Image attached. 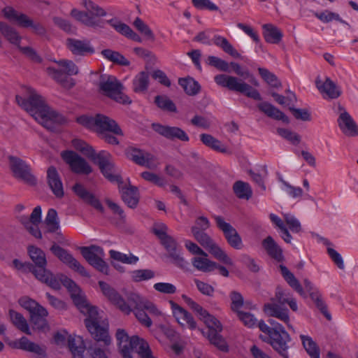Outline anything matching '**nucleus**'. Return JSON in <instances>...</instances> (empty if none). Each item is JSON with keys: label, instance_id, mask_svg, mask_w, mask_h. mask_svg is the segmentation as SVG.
<instances>
[{"label": "nucleus", "instance_id": "obj_33", "mask_svg": "<svg viewBox=\"0 0 358 358\" xmlns=\"http://www.w3.org/2000/svg\"><path fill=\"white\" fill-rule=\"evenodd\" d=\"M8 315L10 322L17 329L27 335L31 334L27 320L21 313L10 309Z\"/></svg>", "mask_w": 358, "mask_h": 358}, {"label": "nucleus", "instance_id": "obj_6", "mask_svg": "<svg viewBox=\"0 0 358 358\" xmlns=\"http://www.w3.org/2000/svg\"><path fill=\"white\" fill-rule=\"evenodd\" d=\"M192 236L200 245L215 259L226 265L233 266L232 259L206 231H196L195 233L192 234Z\"/></svg>", "mask_w": 358, "mask_h": 358}, {"label": "nucleus", "instance_id": "obj_8", "mask_svg": "<svg viewBox=\"0 0 358 358\" xmlns=\"http://www.w3.org/2000/svg\"><path fill=\"white\" fill-rule=\"evenodd\" d=\"M80 250L83 257L91 266L103 274L108 275L109 268L103 259L105 254L102 248L92 245L81 247Z\"/></svg>", "mask_w": 358, "mask_h": 358}, {"label": "nucleus", "instance_id": "obj_21", "mask_svg": "<svg viewBox=\"0 0 358 358\" xmlns=\"http://www.w3.org/2000/svg\"><path fill=\"white\" fill-rule=\"evenodd\" d=\"M74 193L86 203L92 206L96 210L103 213L104 208L100 201L94 194L89 192L83 185L76 183L73 187Z\"/></svg>", "mask_w": 358, "mask_h": 358}, {"label": "nucleus", "instance_id": "obj_24", "mask_svg": "<svg viewBox=\"0 0 358 358\" xmlns=\"http://www.w3.org/2000/svg\"><path fill=\"white\" fill-rule=\"evenodd\" d=\"M48 312L43 306L39 305L30 313V321L38 330L44 331L49 329L46 317Z\"/></svg>", "mask_w": 358, "mask_h": 358}, {"label": "nucleus", "instance_id": "obj_52", "mask_svg": "<svg viewBox=\"0 0 358 358\" xmlns=\"http://www.w3.org/2000/svg\"><path fill=\"white\" fill-rule=\"evenodd\" d=\"M310 298L321 313L327 318V320L330 321L331 320V315L328 311L327 305L323 300L321 294L319 292H311Z\"/></svg>", "mask_w": 358, "mask_h": 358}, {"label": "nucleus", "instance_id": "obj_43", "mask_svg": "<svg viewBox=\"0 0 358 358\" xmlns=\"http://www.w3.org/2000/svg\"><path fill=\"white\" fill-rule=\"evenodd\" d=\"M131 343L134 348H137L138 355L141 358H155L152 356L148 343L137 336H133Z\"/></svg>", "mask_w": 358, "mask_h": 358}, {"label": "nucleus", "instance_id": "obj_49", "mask_svg": "<svg viewBox=\"0 0 358 358\" xmlns=\"http://www.w3.org/2000/svg\"><path fill=\"white\" fill-rule=\"evenodd\" d=\"M235 194L239 199H249L252 196V189L247 182L238 180L233 186Z\"/></svg>", "mask_w": 358, "mask_h": 358}, {"label": "nucleus", "instance_id": "obj_12", "mask_svg": "<svg viewBox=\"0 0 358 358\" xmlns=\"http://www.w3.org/2000/svg\"><path fill=\"white\" fill-rule=\"evenodd\" d=\"M291 341L292 338L289 334L285 330H281L280 331H273V334L268 335V343L282 357L289 358L290 348L289 343Z\"/></svg>", "mask_w": 358, "mask_h": 358}, {"label": "nucleus", "instance_id": "obj_25", "mask_svg": "<svg viewBox=\"0 0 358 358\" xmlns=\"http://www.w3.org/2000/svg\"><path fill=\"white\" fill-rule=\"evenodd\" d=\"M45 115L38 120L41 124L50 131L55 129V124H62L66 122L65 117L60 113L52 110L50 107L47 109Z\"/></svg>", "mask_w": 358, "mask_h": 358}, {"label": "nucleus", "instance_id": "obj_2", "mask_svg": "<svg viewBox=\"0 0 358 358\" xmlns=\"http://www.w3.org/2000/svg\"><path fill=\"white\" fill-rule=\"evenodd\" d=\"M189 307L199 314L206 324L208 330L202 331V334L207 337L210 344L222 352H228L229 346L225 339L220 335V332L222 331L220 322L196 302H194V305Z\"/></svg>", "mask_w": 358, "mask_h": 358}, {"label": "nucleus", "instance_id": "obj_61", "mask_svg": "<svg viewBox=\"0 0 358 358\" xmlns=\"http://www.w3.org/2000/svg\"><path fill=\"white\" fill-rule=\"evenodd\" d=\"M236 313L239 320L245 326L249 328L256 327L257 325L258 326L257 320L252 314L241 310L238 311Z\"/></svg>", "mask_w": 358, "mask_h": 358}, {"label": "nucleus", "instance_id": "obj_30", "mask_svg": "<svg viewBox=\"0 0 358 358\" xmlns=\"http://www.w3.org/2000/svg\"><path fill=\"white\" fill-rule=\"evenodd\" d=\"M262 245L271 257L278 262L283 260L282 250L271 236H267L264 239Z\"/></svg>", "mask_w": 358, "mask_h": 358}, {"label": "nucleus", "instance_id": "obj_1", "mask_svg": "<svg viewBox=\"0 0 358 358\" xmlns=\"http://www.w3.org/2000/svg\"><path fill=\"white\" fill-rule=\"evenodd\" d=\"M58 280L71 293L73 301L80 311L87 315L85 324L92 336L96 341L103 342L106 346L109 345L111 338L108 334V324L103 320L96 307L89 304L80 295V289L73 280L62 275Z\"/></svg>", "mask_w": 358, "mask_h": 358}, {"label": "nucleus", "instance_id": "obj_64", "mask_svg": "<svg viewBox=\"0 0 358 358\" xmlns=\"http://www.w3.org/2000/svg\"><path fill=\"white\" fill-rule=\"evenodd\" d=\"M210 227L209 220L205 216H199L195 220V224L191 227L192 234L196 231H205Z\"/></svg>", "mask_w": 358, "mask_h": 358}, {"label": "nucleus", "instance_id": "obj_22", "mask_svg": "<svg viewBox=\"0 0 358 358\" xmlns=\"http://www.w3.org/2000/svg\"><path fill=\"white\" fill-rule=\"evenodd\" d=\"M264 310L267 315L279 319L286 323L289 329L294 330L292 326L289 324V316L287 308H282L275 303H269L264 305Z\"/></svg>", "mask_w": 358, "mask_h": 358}, {"label": "nucleus", "instance_id": "obj_36", "mask_svg": "<svg viewBox=\"0 0 358 358\" xmlns=\"http://www.w3.org/2000/svg\"><path fill=\"white\" fill-rule=\"evenodd\" d=\"M152 128L155 132L168 139L179 138V127L152 123Z\"/></svg>", "mask_w": 358, "mask_h": 358}, {"label": "nucleus", "instance_id": "obj_32", "mask_svg": "<svg viewBox=\"0 0 358 358\" xmlns=\"http://www.w3.org/2000/svg\"><path fill=\"white\" fill-rule=\"evenodd\" d=\"M121 194L122 200L129 208L136 207L139 201L138 191L136 187L130 185L129 187H122Z\"/></svg>", "mask_w": 358, "mask_h": 358}, {"label": "nucleus", "instance_id": "obj_4", "mask_svg": "<svg viewBox=\"0 0 358 358\" xmlns=\"http://www.w3.org/2000/svg\"><path fill=\"white\" fill-rule=\"evenodd\" d=\"M214 80L218 85L227 87L231 91L243 94L257 101L262 100L259 92L240 78L226 74H219L215 76Z\"/></svg>", "mask_w": 358, "mask_h": 358}, {"label": "nucleus", "instance_id": "obj_31", "mask_svg": "<svg viewBox=\"0 0 358 358\" xmlns=\"http://www.w3.org/2000/svg\"><path fill=\"white\" fill-rule=\"evenodd\" d=\"M263 35L266 42L273 44L279 43L282 38V33L280 29L272 24H265L262 26Z\"/></svg>", "mask_w": 358, "mask_h": 358}, {"label": "nucleus", "instance_id": "obj_62", "mask_svg": "<svg viewBox=\"0 0 358 358\" xmlns=\"http://www.w3.org/2000/svg\"><path fill=\"white\" fill-rule=\"evenodd\" d=\"M111 27H113L117 32L120 33L123 36L128 37L131 31V28L127 24L118 21L116 19H111L107 21Z\"/></svg>", "mask_w": 358, "mask_h": 358}, {"label": "nucleus", "instance_id": "obj_46", "mask_svg": "<svg viewBox=\"0 0 358 358\" xmlns=\"http://www.w3.org/2000/svg\"><path fill=\"white\" fill-rule=\"evenodd\" d=\"M155 103L162 110L166 112H176V105L166 95H157L155 97Z\"/></svg>", "mask_w": 358, "mask_h": 358}, {"label": "nucleus", "instance_id": "obj_35", "mask_svg": "<svg viewBox=\"0 0 358 358\" xmlns=\"http://www.w3.org/2000/svg\"><path fill=\"white\" fill-rule=\"evenodd\" d=\"M213 43L220 48L225 53L229 55L234 58H241V55L225 38L220 35L214 36L213 38Z\"/></svg>", "mask_w": 358, "mask_h": 358}, {"label": "nucleus", "instance_id": "obj_15", "mask_svg": "<svg viewBox=\"0 0 358 358\" xmlns=\"http://www.w3.org/2000/svg\"><path fill=\"white\" fill-rule=\"evenodd\" d=\"M9 345L14 349H20L33 353L34 358H47L46 347L30 341L25 336L10 342Z\"/></svg>", "mask_w": 358, "mask_h": 358}, {"label": "nucleus", "instance_id": "obj_50", "mask_svg": "<svg viewBox=\"0 0 358 358\" xmlns=\"http://www.w3.org/2000/svg\"><path fill=\"white\" fill-rule=\"evenodd\" d=\"M132 281L140 282L150 280L155 277V272L151 269H136L130 272Z\"/></svg>", "mask_w": 358, "mask_h": 358}, {"label": "nucleus", "instance_id": "obj_51", "mask_svg": "<svg viewBox=\"0 0 358 358\" xmlns=\"http://www.w3.org/2000/svg\"><path fill=\"white\" fill-rule=\"evenodd\" d=\"M22 27L28 28L31 27L33 31L41 36L46 34V29L44 26L39 22H34L28 16H21Z\"/></svg>", "mask_w": 358, "mask_h": 358}, {"label": "nucleus", "instance_id": "obj_54", "mask_svg": "<svg viewBox=\"0 0 358 358\" xmlns=\"http://www.w3.org/2000/svg\"><path fill=\"white\" fill-rule=\"evenodd\" d=\"M73 145L77 150L81 152L92 161L97 154L92 146L83 141L75 139L73 141Z\"/></svg>", "mask_w": 358, "mask_h": 358}, {"label": "nucleus", "instance_id": "obj_28", "mask_svg": "<svg viewBox=\"0 0 358 358\" xmlns=\"http://www.w3.org/2000/svg\"><path fill=\"white\" fill-rule=\"evenodd\" d=\"M23 266L22 271L32 273L37 280L45 283L55 290L60 289V283L58 280H53V281H51L50 279L48 280V278H45L44 275H42L43 273H41V272L38 271V269L34 264L30 262H24Z\"/></svg>", "mask_w": 358, "mask_h": 358}, {"label": "nucleus", "instance_id": "obj_41", "mask_svg": "<svg viewBox=\"0 0 358 358\" xmlns=\"http://www.w3.org/2000/svg\"><path fill=\"white\" fill-rule=\"evenodd\" d=\"M47 71L52 78L57 83H60L62 86L71 88L75 85V83L73 79H69L67 74L64 73L62 71L56 69L53 67H48Z\"/></svg>", "mask_w": 358, "mask_h": 358}, {"label": "nucleus", "instance_id": "obj_7", "mask_svg": "<svg viewBox=\"0 0 358 358\" xmlns=\"http://www.w3.org/2000/svg\"><path fill=\"white\" fill-rule=\"evenodd\" d=\"M99 165L101 172L110 182L122 183V178L119 174L113 160L111 155L105 150H101L92 159Z\"/></svg>", "mask_w": 358, "mask_h": 358}, {"label": "nucleus", "instance_id": "obj_53", "mask_svg": "<svg viewBox=\"0 0 358 358\" xmlns=\"http://www.w3.org/2000/svg\"><path fill=\"white\" fill-rule=\"evenodd\" d=\"M258 71L264 81L271 87L278 89L282 87V83L278 80L277 76L273 73L270 72L268 69L264 68H259Z\"/></svg>", "mask_w": 358, "mask_h": 358}, {"label": "nucleus", "instance_id": "obj_55", "mask_svg": "<svg viewBox=\"0 0 358 358\" xmlns=\"http://www.w3.org/2000/svg\"><path fill=\"white\" fill-rule=\"evenodd\" d=\"M268 322L271 327L266 324L263 320L258 322L259 329L268 336L273 334V331L276 332L285 330L284 327L273 319H268Z\"/></svg>", "mask_w": 358, "mask_h": 358}, {"label": "nucleus", "instance_id": "obj_3", "mask_svg": "<svg viewBox=\"0 0 358 358\" xmlns=\"http://www.w3.org/2000/svg\"><path fill=\"white\" fill-rule=\"evenodd\" d=\"M29 97L22 98L20 95L15 96L17 103L24 110L30 113L35 120H38L45 116L48 106L42 96L38 94L33 88H28Z\"/></svg>", "mask_w": 358, "mask_h": 358}, {"label": "nucleus", "instance_id": "obj_56", "mask_svg": "<svg viewBox=\"0 0 358 358\" xmlns=\"http://www.w3.org/2000/svg\"><path fill=\"white\" fill-rule=\"evenodd\" d=\"M133 24L134 27L143 34L147 40L155 41V37L153 31L140 17H136Z\"/></svg>", "mask_w": 358, "mask_h": 358}, {"label": "nucleus", "instance_id": "obj_40", "mask_svg": "<svg viewBox=\"0 0 358 358\" xmlns=\"http://www.w3.org/2000/svg\"><path fill=\"white\" fill-rule=\"evenodd\" d=\"M45 232L57 231L60 229L59 219L55 209L50 208L44 220Z\"/></svg>", "mask_w": 358, "mask_h": 358}, {"label": "nucleus", "instance_id": "obj_58", "mask_svg": "<svg viewBox=\"0 0 358 358\" xmlns=\"http://www.w3.org/2000/svg\"><path fill=\"white\" fill-rule=\"evenodd\" d=\"M162 245L165 248L166 251L169 253V255L177 262L178 259V255L177 252V243L170 236L160 241Z\"/></svg>", "mask_w": 358, "mask_h": 358}, {"label": "nucleus", "instance_id": "obj_63", "mask_svg": "<svg viewBox=\"0 0 358 358\" xmlns=\"http://www.w3.org/2000/svg\"><path fill=\"white\" fill-rule=\"evenodd\" d=\"M57 63L65 70V73L69 76L77 75L79 73L78 67L71 60L61 59Z\"/></svg>", "mask_w": 358, "mask_h": 358}, {"label": "nucleus", "instance_id": "obj_57", "mask_svg": "<svg viewBox=\"0 0 358 358\" xmlns=\"http://www.w3.org/2000/svg\"><path fill=\"white\" fill-rule=\"evenodd\" d=\"M146 301L136 293H129L127 296V302H126L127 305L129 307V312L126 313L129 314L134 309L143 308Z\"/></svg>", "mask_w": 358, "mask_h": 358}, {"label": "nucleus", "instance_id": "obj_13", "mask_svg": "<svg viewBox=\"0 0 358 358\" xmlns=\"http://www.w3.org/2000/svg\"><path fill=\"white\" fill-rule=\"evenodd\" d=\"M62 157L75 173L88 175L92 171V167L87 161L73 151H63Z\"/></svg>", "mask_w": 358, "mask_h": 358}, {"label": "nucleus", "instance_id": "obj_17", "mask_svg": "<svg viewBox=\"0 0 358 358\" xmlns=\"http://www.w3.org/2000/svg\"><path fill=\"white\" fill-rule=\"evenodd\" d=\"M96 129L99 134L110 132L117 136H124V133L113 119L102 115L96 114Z\"/></svg>", "mask_w": 358, "mask_h": 358}, {"label": "nucleus", "instance_id": "obj_26", "mask_svg": "<svg viewBox=\"0 0 358 358\" xmlns=\"http://www.w3.org/2000/svg\"><path fill=\"white\" fill-rule=\"evenodd\" d=\"M338 124L344 134L348 136L358 135V127L349 113H343L338 118Z\"/></svg>", "mask_w": 358, "mask_h": 358}, {"label": "nucleus", "instance_id": "obj_29", "mask_svg": "<svg viewBox=\"0 0 358 358\" xmlns=\"http://www.w3.org/2000/svg\"><path fill=\"white\" fill-rule=\"evenodd\" d=\"M71 15L77 20L84 24L92 27H103V22L101 20L96 19L87 12L80 11L76 8L71 10Z\"/></svg>", "mask_w": 358, "mask_h": 358}, {"label": "nucleus", "instance_id": "obj_19", "mask_svg": "<svg viewBox=\"0 0 358 358\" xmlns=\"http://www.w3.org/2000/svg\"><path fill=\"white\" fill-rule=\"evenodd\" d=\"M99 285L103 295L117 305L122 311L129 312V307L127 305L126 301L114 288L103 281H99Z\"/></svg>", "mask_w": 358, "mask_h": 358}, {"label": "nucleus", "instance_id": "obj_47", "mask_svg": "<svg viewBox=\"0 0 358 358\" xmlns=\"http://www.w3.org/2000/svg\"><path fill=\"white\" fill-rule=\"evenodd\" d=\"M111 259L127 264H136L138 262V257L132 253L124 254L120 252L110 250L109 251Z\"/></svg>", "mask_w": 358, "mask_h": 358}, {"label": "nucleus", "instance_id": "obj_48", "mask_svg": "<svg viewBox=\"0 0 358 358\" xmlns=\"http://www.w3.org/2000/svg\"><path fill=\"white\" fill-rule=\"evenodd\" d=\"M202 143L210 148L222 152H227V148L221 143V142L213 136L207 134H202L200 136Z\"/></svg>", "mask_w": 358, "mask_h": 358}, {"label": "nucleus", "instance_id": "obj_9", "mask_svg": "<svg viewBox=\"0 0 358 358\" xmlns=\"http://www.w3.org/2000/svg\"><path fill=\"white\" fill-rule=\"evenodd\" d=\"M51 252L57 257L62 263L68 266L71 269L78 272L82 276L90 278V273L85 267L77 261L73 255L66 249L60 247L59 245L52 244L50 248Z\"/></svg>", "mask_w": 358, "mask_h": 358}, {"label": "nucleus", "instance_id": "obj_44", "mask_svg": "<svg viewBox=\"0 0 358 358\" xmlns=\"http://www.w3.org/2000/svg\"><path fill=\"white\" fill-rule=\"evenodd\" d=\"M0 31L1 34L11 43L17 45H19L21 37L14 28L6 23L0 22Z\"/></svg>", "mask_w": 358, "mask_h": 358}, {"label": "nucleus", "instance_id": "obj_18", "mask_svg": "<svg viewBox=\"0 0 358 358\" xmlns=\"http://www.w3.org/2000/svg\"><path fill=\"white\" fill-rule=\"evenodd\" d=\"M315 85L317 90L324 97L336 99L342 94L341 88L329 77H326L324 81L317 78Z\"/></svg>", "mask_w": 358, "mask_h": 358}, {"label": "nucleus", "instance_id": "obj_42", "mask_svg": "<svg viewBox=\"0 0 358 358\" xmlns=\"http://www.w3.org/2000/svg\"><path fill=\"white\" fill-rule=\"evenodd\" d=\"M180 86L189 96H196L201 91V85L192 77L180 78Z\"/></svg>", "mask_w": 358, "mask_h": 358}, {"label": "nucleus", "instance_id": "obj_59", "mask_svg": "<svg viewBox=\"0 0 358 358\" xmlns=\"http://www.w3.org/2000/svg\"><path fill=\"white\" fill-rule=\"evenodd\" d=\"M84 6L87 10V13L90 16L96 17H103L106 15V12L97 4L90 0H85Z\"/></svg>", "mask_w": 358, "mask_h": 358}, {"label": "nucleus", "instance_id": "obj_10", "mask_svg": "<svg viewBox=\"0 0 358 358\" xmlns=\"http://www.w3.org/2000/svg\"><path fill=\"white\" fill-rule=\"evenodd\" d=\"M217 228L222 231L227 243L233 248L241 250L243 248L241 237L236 229L219 215L213 216Z\"/></svg>", "mask_w": 358, "mask_h": 358}, {"label": "nucleus", "instance_id": "obj_23", "mask_svg": "<svg viewBox=\"0 0 358 358\" xmlns=\"http://www.w3.org/2000/svg\"><path fill=\"white\" fill-rule=\"evenodd\" d=\"M48 183L52 193L57 198L64 196V189L59 173L54 166H50L47 171Z\"/></svg>", "mask_w": 358, "mask_h": 358}, {"label": "nucleus", "instance_id": "obj_39", "mask_svg": "<svg viewBox=\"0 0 358 358\" xmlns=\"http://www.w3.org/2000/svg\"><path fill=\"white\" fill-rule=\"evenodd\" d=\"M133 90L136 93H143L147 91L149 86V74L141 71L133 80Z\"/></svg>", "mask_w": 358, "mask_h": 358}, {"label": "nucleus", "instance_id": "obj_5", "mask_svg": "<svg viewBox=\"0 0 358 358\" xmlns=\"http://www.w3.org/2000/svg\"><path fill=\"white\" fill-rule=\"evenodd\" d=\"M103 94L122 104L131 103V99L122 92V83L113 76H101L99 83Z\"/></svg>", "mask_w": 358, "mask_h": 358}, {"label": "nucleus", "instance_id": "obj_60", "mask_svg": "<svg viewBox=\"0 0 358 358\" xmlns=\"http://www.w3.org/2000/svg\"><path fill=\"white\" fill-rule=\"evenodd\" d=\"M277 132L294 145H298L301 141V136L298 134L287 129L279 128L277 129Z\"/></svg>", "mask_w": 358, "mask_h": 358}, {"label": "nucleus", "instance_id": "obj_45", "mask_svg": "<svg viewBox=\"0 0 358 358\" xmlns=\"http://www.w3.org/2000/svg\"><path fill=\"white\" fill-rule=\"evenodd\" d=\"M68 346L71 352L73 358H83V352L85 349L83 341L81 337L69 338L68 340Z\"/></svg>", "mask_w": 358, "mask_h": 358}, {"label": "nucleus", "instance_id": "obj_16", "mask_svg": "<svg viewBox=\"0 0 358 358\" xmlns=\"http://www.w3.org/2000/svg\"><path fill=\"white\" fill-rule=\"evenodd\" d=\"M67 48L75 56L85 57L94 53V48L88 40H79L76 38H67L66 41Z\"/></svg>", "mask_w": 358, "mask_h": 358}, {"label": "nucleus", "instance_id": "obj_11", "mask_svg": "<svg viewBox=\"0 0 358 358\" xmlns=\"http://www.w3.org/2000/svg\"><path fill=\"white\" fill-rule=\"evenodd\" d=\"M8 160L10 168L15 178L30 185L36 183V178L31 174L29 166L24 160L12 155L8 157Z\"/></svg>", "mask_w": 358, "mask_h": 358}, {"label": "nucleus", "instance_id": "obj_34", "mask_svg": "<svg viewBox=\"0 0 358 358\" xmlns=\"http://www.w3.org/2000/svg\"><path fill=\"white\" fill-rule=\"evenodd\" d=\"M281 274L289 285L297 292L301 296L306 297V293L299 280L295 278L294 274L284 265L279 266Z\"/></svg>", "mask_w": 358, "mask_h": 358}, {"label": "nucleus", "instance_id": "obj_14", "mask_svg": "<svg viewBox=\"0 0 358 358\" xmlns=\"http://www.w3.org/2000/svg\"><path fill=\"white\" fill-rule=\"evenodd\" d=\"M27 252L34 264L37 267L38 271L43 273L42 275H44L45 278H48V280L50 279L51 281L58 280L50 270L46 268L48 262L43 250L36 246L29 245L27 248Z\"/></svg>", "mask_w": 358, "mask_h": 358}, {"label": "nucleus", "instance_id": "obj_38", "mask_svg": "<svg viewBox=\"0 0 358 358\" xmlns=\"http://www.w3.org/2000/svg\"><path fill=\"white\" fill-rule=\"evenodd\" d=\"M192 264L195 268L204 273L213 271V266H215V262L210 260L208 256L203 255L194 257L192 259Z\"/></svg>", "mask_w": 358, "mask_h": 358}, {"label": "nucleus", "instance_id": "obj_37", "mask_svg": "<svg viewBox=\"0 0 358 358\" xmlns=\"http://www.w3.org/2000/svg\"><path fill=\"white\" fill-rule=\"evenodd\" d=\"M303 348L310 358H320V350L317 344L308 336L300 335Z\"/></svg>", "mask_w": 358, "mask_h": 358}, {"label": "nucleus", "instance_id": "obj_27", "mask_svg": "<svg viewBox=\"0 0 358 358\" xmlns=\"http://www.w3.org/2000/svg\"><path fill=\"white\" fill-rule=\"evenodd\" d=\"M257 107L261 112L264 113L268 117L274 120H282L286 124L289 123V117L270 103L263 101L258 103Z\"/></svg>", "mask_w": 358, "mask_h": 358}, {"label": "nucleus", "instance_id": "obj_20", "mask_svg": "<svg viewBox=\"0 0 358 358\" xmlns=\"http://www.w3.org/2000/svg\"><path fill=\"white\" fill-rule=\"evenodd\" d=\"M126 154L127 157L131 159L136 164L144 166L148 169L154 167L155 157L149 152H144L135 148H131L127 150Z\"/></svg>", "mask_w": 358, "mask_h": 358}]
</instances>
